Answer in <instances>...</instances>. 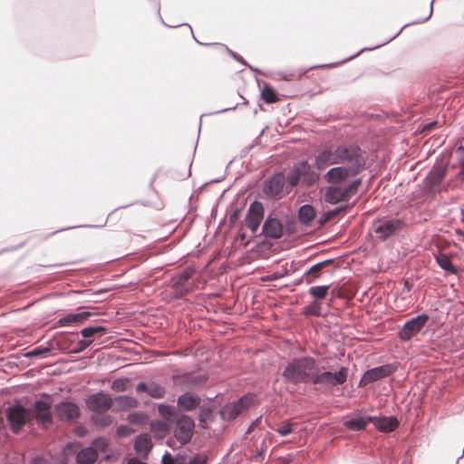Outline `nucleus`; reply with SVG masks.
Segmentation results:
<instances>
[{
  "mask_svg": "<svg viewBox=\"0 0 464 464\" xmlns=\"http://www.w3.org/2000/svg\"><path fill=\"white\" fill-rule=\"evenodd\" d=\"M348 369L341 367L337 372H331L319 367L314 358L304 356L291 361L283 372L286 382L297 383H313L325 388L343 384L347 380Z\"/></svg>",
  "mask_w": 464,
  "mask_h": 464,
  "instance_id": "f257e3e1",
  "label": "nucleus"
},
{
  "mask_svg": "<svg viewBox=\"0 0 464 464\" xmlns=\"http://www.w3.org/2000/svg\"><path fill=\"white\" fill-rule=\"evenodd\" d=\"M340 164L362 171L365 162L361 149L354 144H343L336 147Z\"/></svg>",
  "mask_w": 464,
  "mask_h": 464,
  "instance_id": "f03ea898",
  "label": "nucleus"
},
{
  "mask_svg": "<svg viewBox=\"0 0 464 464\" xmlns=\"http://www.w3.org/2000/svg\"><path fill=\"white\" fill-rule=\"evenodd\" d=\"M362 181L360 179L352 181L349 185L343 187L338 185H332L325 189L324 200L330 204H337L343 201H348L354 196Z\"/></svg>",
  "mask_w": 464,
  "mask_h": 464,
  "instance_id": "7ed1b4c3",
  "label": "nucleus"
},
{
  "mask_svg": "<svg viewBox=\"0 0 464 464\" xmlns=\"http://www.w3.org/2000/svg\"><path fill=\"white\" fill-rule=\"evenodd\" d=\"M256 401L254 394H246L235 402L225 405L221 411V417L226 420H232L247 411Z\"/></svg>",
  "mask_w": 464,
  "mask_h": 464,
  "instance_id": "20e7f679",
  "label": "nucleus"
},
{
  "mask_svg": "<svg viewBox=\"0 0 464 464\" xmlns=\"http://www.w3.org/2000/svg\"><path fill=\"white\" fill-rule=\"evenodd\" d=\"M6 418L11 430L17 433L26 422L33 420V415L31 410L21 405H14L6 409Z\"/></svg>",
  "mask_w": 464,
  "mask_h": 464,
  "instance_id": "39448f33",
  "label": "nucleus"
},
{
  "mask_svg": "<svg viewBox=\"0 0 464 464\" xmlns=\"http://www.w3.org/2000/svg\"><path fill=\"white\" fill-rule=\"evenodd\" d=\"M194 427L193 420L187 415H182L177 419L174 437L179 443V447L187 444L191 440Z\"/></svg>",
  "mask_w": 464,
  "mask_h": 464,
  "instance_id": "423d86ee",
  "label": "nucleus"
},
{
  "mask_svg": "<svg viewBox=\"0 0 464 464\" xmlns=\"http://www.w3.org/2000/svg\"><path fill=\"white\" fill-rule=\"evenodd\" d=\"M195 274L193 267H187L178 276L172 279L171 289L172 295L176 298L182 297L192 290V286L188 281Z\"/></svg>",
  "mask_w": 464,
  "mask_h": 464,
  "instance_id": "0eeeda50",
  "label": "nucleus"
},
{
  "mask_svg": "<svg viewBox=\"0 0 464 464\" xmlns=\"http://www.w3.org/2000/svg\"><path fill=\"white\" fill-rule=\"evenodd\" d=\"M361 171L345 166H336L330 169L324 175V179L331 185L340 186L349 178L358 175Z\"/></svg>",
  "mask_w": 464,
  "mask_h": 464,
  "instance_id": "6e6552de",
  "label": "nucleus"
},
{
  "mask_svg": "<svg viewBox=\"0 0 464 464\" xmlns=\"http://www.w3.org/2000/svg\"><path fill=\"white\" fill-rule=\"evenodd\" d=\"M402 221L398 218L379 219L373 223V230L382 240H385L400 231Z\"/></svg>",
  "mask_w": 464,
  "mask_h": 464,
  "instance_id": "1a4fd4ad",
  "label": "nucleus"
},
{
  "mask_svg": "<svg viewBox=\"0 0 464 464\" xmlns=\"http://www.w3.org/2000/svg\"><path fill=\"white\" fill-rule=\"evenodd\" d=\"M285 178L284 174H275L271 179L264 183L262 191L268 198L279 199L285 196Z\"/></svg>",
  "mask_w": 464,
  "mask_h": 464,
  "instance_id": "9d476101",
  "label": "nucleus"
},
{
  "mask_svg": "<svg viewBox=\"0 0 464 464\" xmlns=\"http://www.w3.org/2000/svg\"><path fill=\"white\" fill-rule=\"evenodd\" d=\"M428 320L429 316L422 314L406 322L398 334L399 338L404 342L411 340L425 326Z\"/></svg>",
  "mask_w": 464,
  "mask_h": 464,
  "instance_id": "9b49d317",
  "label": "nucleus"
},
{
  "mask_svg": "<svg viewBox=\"0 0 464 464\" xmlns=\"http://www.w3.org/2000/svg\"><path fill=\"white\" fill-rule=\"evenodd\" d=\"M113 400L102 392L92 394L86 401L87 407L94 412L102 414L111 409Z\"/></svg>",
  "mask_w": 464,
  "mask_h": 464,
  "instance_id": "f8f14e48",
  "label": "nucleus"
},
{
  "mask_svg": "<svg viewBox=\"0 0 464 464\" xmlns=\"http://www.w3.org/2000/svg\"><path fill=\"white\" fill-rule=\"evenodd\" d=\"M264 207L259 201L253 202L246 213L245 222L246 226L251 230L253 234L257 231L260 223L264 218Z\"/></svg>",
  "mask_w": 464,
  "mask_h": 464,
  "instance_id": "ddd939ff",
  "label": "nucleus"
},
{
  "mask_svg": "<svg viewBox=\"0 0 464 464\" xmlns=\"http://www.w3.org/2000/svg\"><path fill=\"white\" fill-rule=\"evenodd\" d=\"M394 372V368L391 364H385L368 370L360 380V386H365L369 383L390 376Z\"/></svg>",
  "mask_w": 464,
  "mask_h": 464,
  "instance_id": "4468645a",
  "label": "nucleus"
},
{
  "mask_svg": "<svg viewBox=\"0 0 464 464\" xmlns=\"http://www.w3.org/2000/svg\"><path fill=\"white\" fill-rule=\"evenodd\" d=\"M336 148L324 149L321 150L314 160V167L319 170H324L330 165H339Z\"/></svg>",
  "mask_w": 464,
  "mask_h": 464,
  "instance_id": "2eb2a0df",
  "label": "nucleus"
},
{
  "mask_svg": "<svg viewBox=\"0 0 464 464\" xmlns=\"http://www.w3.org/2000/svg\"><path fill=\"white\" fill-rule=\"evenodd\" d=\"M33 419L43 426H46L52 422L51 407L49 403L38 401L34 403L33 411H31Z\"/></svg>",
  "mask_w": 464,
  "mask_h": 464,
  "instance_id": "dca6fc26",
  "label": "nucleus"
},
{
  "mask_svg": "<svg viewBox=\"0 0 464 464\" xmlns=\"http://www.w3.org/2000/svg\"><path fill=\"white\" fill-rule=\"evenodd\" d=\"M207 461L208 457L204 454H197L188 461H186L183 456L173 457L169 452L165 453L161 459L162 464H206Z\"/></svg>",
  "mask_w": 464,
  "mask_h": 464,
  "instance_id": "f3484780",
  "label": "nucleus"
},
{
  "mask_svg": "<svg viewBox=\"0 0 464 464\" xmlns=\"http://www.w3.org/2000/svg\"><path fill=\"white\" fill-rule=\"evenodd\" d=\"M263 233L266 237L280 238L283 236V225L280 220L269 216L264 223Z\"/></svg>",
  "mask_w": 464,
  "mask_h": 464,
  "instance_id": "a211bd4d",
  "label": "nucleus"
},
{
  "mask_svg": "<svg viewBox=\"0 0 464 464\" xmlns=\"http://www.w3.org/2000/svg\"><path fill=\"white\" fill-rule=\"evenodd\" d=\"M57 414L63 420H72L80 416V409L72 402H62L57 406Z\"/></svg>",
  "mask_w": 464,
  "mask_h": 464,
  "instance_id": "6ab92c4d",
  "label": "nucleus"
},
{
  "mask_svg": "<svg viewBox=\"0 0 464 464\" xmlns=\"http://www.w3.org/2000/svg\"><path fill=\"white\" fill-rule=\"evenodd\" d=\"M90 312H81L77 314H68L61 317L57 322L56 325L59 327L78 325L83 324L91 316Z\"/></svg>",
  "mask_w": 464,
  "mask_h": 464,
  "instance_id": "aec40b11",
  "label": "nucleus"
},
{
  "mask_svg": "<svg viewBox=\"0 0 464 464\" xmlns=\"http://www.w3.org/2000/svg\"><path fill=\"white\" fill-rule=\"evenodd\" d=\"M152 447L153 444L151 441V438L147 433L139 435L135 440L134 450L136 453L143 459H147Z\"/></svg>",
  "mask_w": 464,
  "mask_h": 464,
  "instance_id": "412c9836",
  "label": "nucleus"
},
{
  "mask_svg": "<svg viewBox=\"0 0 464 464\" xmlns=\"http://www.w3.org/2000/svg\"><path fill=\"white\" fill-rule=\"evenodd\" d=\"M136 391L138 392H147L154 399H162L166 393L165 388L156 382H140L136 387Z\"/></svg>",
  "mask_w": 464,
  "mask_h": 464,
  "instance_id": "4be33fe9",
  "label": "nucleus"
},
{
  "mask_svg": "<svg viewBox=\"0 0 464 464\" xmlns=\"http://www.w3.org/2000/svg\"><path fill=\"white\" fill-rule=\"evenodd\" d=\"M372 422H373L375 427L382 432L393 431L399 426V421L394 417H383V418L373 417V420Z\"/></svg>",
  "mask_w": 464,
  "mask_h": 464,
  "instance_id": "5701e85b",
  "label": "nucleus"
},
{
  "mask_svg": "<svg viewBox=\"0 0 464 464\" xmlns=\"http://www.w3.org/2000/svg\"><path fill=\"white\" fill-rule=\"evenodd\" d=\"M208 377L202 373H189L180 377V381L188 389H194L202 386Z\"/></svg>",
  "mask_w": 464,
  "mask_h": 464,
  "instance_id": "b1692460",
  "label": "nucleus"
},
{
  "mask_svg": "<svg viewBox=\"0 0 464 464\" xmlns=\"http://www.w3.org/2000/svg\"><path fill=\"white\" fill-rule=\"evenodd\" d=\"M310 170V165L306 161L299 163L288 175L287 180L291 187H295L302 176Z\"/></svg>",
  "mask_w": 464,
  "mask_h": 464,
  "instance_id": "393cba45",
  "label": "nucleus"
},
{
  "mask_svg": "<svg viewBox=\"0 0 464 464\" xmlns=\"http://www.w3.org/2000/svg\"><path fill=\"white\" fill-rule=\"evenodd\" d=\"M200 398L189 392H186L178 399V405L184 411H193L200 403Z\"/></svg>",
  "mask_w": 464,
  "mask_h": 464,
  "instance_id": "a878e982",
  "label": "nucleus"
},
{
  "mask_svg": "<svg viewBox=\"0 0 464 464\" xmlns=\"http://www.w3.org/2000/svg\"><path fill=\"white\" fill-rule=\"evenodd\" d=\"M333 261L329 259L313 266L304 275L306 284H311L314 282V280L319 278L321 276L323 269L331 265Z\"/></svg>",
  "mask_w": 464,
  "mask_h": 464,
  "instance_id": "bb28decb",
  "label": "nucleus"
},
{
  "mask_svg": "<svg viewBox=\"0 0 464 464\" xmlns=\"http://www.w3.org/2000/svg\"><path fill=\"white\" fill-rule=\"evenodd\" d=\"M98 453L92 447L82 449L76 457L78 464H92L96 461Z\"/></svg>",
  "mask_w": 464,
  "mask_h": 464,
  "instance_id": "cd10ccee",
  "label": "nucleus"
},
{
  "mask_svg": "<svg viewBox=\"0 0 464 464\" xmlns=\"http://www.w3.org/2000/svg\"><path fill=\"white\" fill-rule=\"evenodd\" d=\"M446 171H447V168L445 166L439 165V166L434 167L430 170L429 176L427 177V182L429 183V185H430V186L439 185L441 182V180L443 179V178L445 177Z\"/></svg>",
  "mask_w": 464,
  "mask_h": 464,
  "instance_id": "c85d7f7f",
  "label": "nucleus"
},
{
  "mask_svg": "<svg viewBox=\"0 0 464 464\" xmlns=\"http://www.w3.org/2000/svg\"><path fill=\"white\" fill-rule=\"evenodd\" d=\"M373 420V417H358L344 422V426L352 430H362L369 422Z\"/></svg>",
  "mask_w": 464,
  "mask_h": 464,
  "instance_id": "c756f323",
  "label": "nucleus"
},
{
  "mask_svg": "<svg viewBox=\"0 0 464 464\" xmlns=\"http://www.w3.org/2000/svg\"><path fill=\"white\" fill-rule=\"evenodd\" d=\"M298 218L301 223L310 224L315 218V210L311 205H304L299 208Z\"/></svg>",
  "mask_w": 464,
  "mask_h": 464,
  "instance_id": "7c9ffc66",
  "label": "nucleus"
},
{
  "mask_svg": "<svg viewBox=\"0 0 464 464\" xmlns=\"http://www.w3.org/2000/svg\"><path fill=\"white\" fill-rule=\"evenodd\" d=\"M107 328L102 325L89 326L85 327L81 331V334L85 338V340H92V337L96 335L102 336L107 333Z\"/></svg>",
  "mask_w": 464,
  "mask_h": 464,
  "instance_id": "2f4dec72",
  "label": "nucleus"
},
{
  "mask_svg": "<svg viewBox=\"0 0 464 464\" xmlns=\"http://www.w3.org/2000/svg\"><path fill=\"white\" fill-rule=\"evenodd\" d=\"M115 401L120 410L134 409L139 406L138 400L130 396H119Z\"/></svg>",
  "mask_w": 464,
  "mask_h": 464,
  "instance_id": "473e14b6",
  "label": "nucleus"
},
{
  "mask_svg": "<svg viewBox=\"0 0 464 464\" xmlns=\"http://www.w3.org/2000/svg\"><path fill=\"white\" fill-rule=\"evenodd\" d=\"M436 260L438 265L445 271H448L451 274L457 273V268L451 264V261L447 255L440 254L436 256Z\"/></svg>",
  "mask_w": 464,
  "mask_h": 464,
  "instance_id": "72a5a7b5",
  "label": "nucleus"
},
{
  "mask_svg": "<svg viewBox=\"0 0 464 464\" xmlns=\"http://www.w3.org/2000/svg\"><path fill=\"white\" fill-rule=\"evenodd\" d=\"M261 98L266 103H274L278 101L277 94L269 85H265L261 92Z\"/></svg>",
  "mask_w": 464,
  "mask_h": 464,
  "instance_id": "f704fd0d",
  "label": "nucleus"
},
{
  "mask_svg": "<svg viewBox=\"0 0 464 464\" xmlns=\"http://www.w3.org/2000/svg\"><path fill=\"white\" fill-rule=\"evenodd\" d=\"M159 413L168 421H171L173 417L176 416V410L173 406L160 404L158 406Z\"/></svg>",
  "mask_w": 464,
  "mask_h": 464,
  "instance_id": "c9c22d12",
  "label": "nucleus"
},
{
  "mask_svg": "<svg viewBox=\"0 0 464 464\" xmlns=\"http://www.w3.org/2000/svg\"><path fill=\"white\" fill-rule=\"evenodd\" d=\"M329 288V285H317L311 287L308 292L315 299H324L327 295Z\"/></svg>",
  "mask_w": 464,
  "mask_h": 464,
  "instance_id": "e433bc0d",
  "label": "nucleus"
},
{
  "mask_svg": "<svg viewBox=\"0 0 464 464\" xmlns=\"http://www.w3.org/2000/svg\"><path fill=\"white\" fill-rule=\"evenodd\" d=\"M130 386V380L128 378L116 379L111 383V389L115 392H125Z\"/></svg>",
  "mask_w": 464,
  "mask_h": 464,
  "instance_id": "4c0bfd02",
  "label": "nucleus"
},
{
  "mask_svg": "<svg viewBox=\"0 0 464 464\" xmlns=\"http://www.w3.org/2000/svg\"><path fill=\"white\" fill-rule=\"evenodd\" d=\"M127 420L132 424L141 425L146 422L147 415L142 412H133L128 415Z\"/></svg>",
  "mask_w": 464,
  "mask_h": 464,
  "instance_id": "58836bf2",
  "label": "nucleus"
},
{
  "mask_svg": "<svg viewBox=\"0 0 464 464\" xmlns=\"http://www.w3.org/2000/svg\"><path fill=\"white\" fill-rule=\"evenodd\" d=\"M304 314L320 316L321 315V304L318 302H314L304 308Z\"/></svg>",
  "mask_w": 464,
  "mask_h": 464,
  "instance_id": "ea45409f",
  "label": "nucleus"
},
{
  "mask_svg": "<svg viewBox=\"0 0 464 464\" xmlns=\"http://www.w3.org/2000/svg\"><path fill=\"white\" fill-rule=\"evenodd\" d=\"M275 430L281 436H286L293 431V423L285 421L276 428Z\"/></svg>",
  "mask_w": 464,
  "mask_h": 464,
  "instance_id": "a19ab883",
  "label": "nucleus"
},
{
  "mask_svg": "<svg viewBox=\"0 0 464 464\" xmlns=\"http://www.w3.org/2000/svg\"><path fill=\"white\" fill-rule=\"evenodd\" d=\"M92 447L96 450L97 453L98 450L105 452L108 448V441L104 438H98L92 441Z\"/></svg>",
  "mask_w": 464,
  "mask_h": 464,
  "instance_id": "79ce46f5",
  "label": "nucleus"
},
{
  "mask_svg": "<svg viewBox=\"0 0 464 464\" xmlns=\"http://www.w3.org/2000/svg\"><path fill=\"white\" fill-rule=\"evenodd\" d=\"M93 421L95 424L101 427H107L112 423V418L109 415H102L96 418H93Z\"/></svg>",
  "mask_w": 464,
  "mask_h": 464,
  "instance_id": "37998d69",
  "label": "nucleus"
},
{
  "mask_svg": "<svg viewBox=\"0 0 464 464\" xmlns=\"http://www.w3.org/2000/svg\"><path fill=\"white\" fill-rule=\"evenodd\" d=\"M133 432L134 430L131 428L125 425H121L117 430V436L119 438H126L131 435Z\"/></svg>",
  "mask_w": 464,
  "mask_h": 464,
  "instance_id": "c03bdc74",
  "label": "nucleus"
},
{
  "mask_svg": "<svg viewBox=\"0 0 464 464\" xmlns=\"http://www.w3.org/2000/svg\"><path fill=\"white\" fill-rule=\"evenodd\" d=\"M92 343V340H82L78 343V349L76 352H82L89 347Z\"/></svg>",
  "mask_w": 464,
  "mask_h": 464,
  "instance_id": "a18cd8bd",
  "label": "nucleus"
},
{
  "mask_svg": "<svg viewBox=\"0 0 464 464\" xmlns=\"http://www.w3.org/2000/svg\"><path fill=\"white\" fill-rule=\"evenodd\" d=\"M458 153L459 154L460 165L464 168V148L463 147L459 148Z\"/></svg>",
  "mask_w": 464,
  "mask_h": 464,
  "instance_id": "49530a36",
  "label": "nucleus"
},
{
  "mask_svg": "<svg viewBox=\"0 0 464 464\" xmlns=\"http://www.w3.org/2000/svg\"><path fill=\"white\" fill-rule=\"evenodd\" d=\"M49 351H50V349H49V348H45V349H44V350H41V349H39V348H36V349H34V350L32 352V354H33V355H40V354H42V353H48Z\"/></svg>",
  "mask_w": 464,
  "mask_h": 464,
  "instance_id": "de8ad7c7",
  "label": "nucleus"
},
{
  "mask_svg": "<svg viewBox=\"0 0 464 464\" xmlns=\"http://www.w3.org/2000/svg\"><path fill=\"white\" fill-rule=\"evenodd\" d=\"M127 464H146L145 462L141 461L140 459H139L138 458H130L129 460H128V463Z\"/></svg>",
  "mask_w": 464,
  "mask_h": 464,
  "instance_id": "09e8293b",
  "label": "nucleus"
},
{
  "mask_svg": "<svg viewBox=\"0 0 464 464\" xmlns=\"http://www.w3.org/2000/svg\"><path fill=\"white\" fill-rule=\"evenodd\" d=\"M157 425L159 426V428H158V429H159L160 430H163V431L167 430V425H166L165 423H163V422H160V423H158Z\"/></svg>",
  "mask_w": 464,
  "mask_h": 464,
  "instance_id": "8fccbe9b",
  "label": "nucleus"
},
{
  "mask_svg": "<svg viewBox=\"0 0 464 464\" xmlns=\"http://www.w3.org/2000/svg\"><path fill=\"white\" fill-rule=\"evenodd\" d=\"M435 124H436V122H430V123L427 124V125L424 127V130H431Z\"/></svg>",
  "mask_w": 464,
  "mask_h": 464,
  "instance_id": "3c124183",
  "label": "nucleus"
},
{
  "mask_svg": "<svg viewBox=\"0 0 464 464\" xmlns=\"http://www.w3.org/2000/svg\"><path fill=\"white\" fill-rule=\"evenodd\" d=\"M85 432H86V431L84 430V429H83V428H79V429L77 430V433H78L80 436H84Z\"/></svg>",
  "mask_w": 464,
  "mask_h": 464,
  "instance_id": "603ef678",
  "label": "nucleus"
},
{
  "mask_svg": "<svg viewBox=\"0 0 464 464\" xmlns=\"http://www.w3.org/2000/svg\"><path fill=\"white\" fill-rule=\"evenodd\" d=\"M175 443L176 441L175 440H169V442H168V445L171 448H175Z\"/></svg>",
  "mask_w": 464,
  "mask_h": 464,
  "instance_id": "864d4df0",
  "label": "nucleus"
},
{
  "mask_svg": "<svg viewBox=\"0 0 464 464\" xmlns=\"http://www.w3.org/2000/svg\"><path fill=\"white\" fill-rule=\"evenodd\" d=\"M255 425H256L255 423H252V425L248 428L247 433H250L251 430H253Z\"/></svg>",
  "mask_w": 464,
  "mask_h": 464,
  "instance_id": "5fc2aeb1",
  "label": "nucleus"
},
{
  "mask_svg": "<svg viewBox=\"0 0 464 464\" xmlns=\"http://www.w3.org/2000/svg\"><path fill=\"white\" fill-rule=\"evenodd\" d=\"M0 422H3V419L0 418Z\"/></svg>",
  "mask_w": 464,
  "mask_h": 464,
  "instance_id": "6e6d98bb",
  "label": "nucleus"
}]
</instances>
